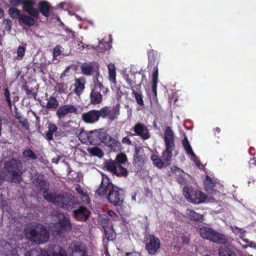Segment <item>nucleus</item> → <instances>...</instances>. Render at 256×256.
Here are the masks:
<instances>
[{"instance_id":"473e14b6","label":"nucleus","mask_w":256,"mask_h":256,"mask_svg":"<svg viewBox=\"0 0 256 256\" xmlns=\"http://www.w3.org/2000/svg\"><path fill=\"white\" fill-rule=\"evenodd\" d=\"M59 105V102L58 100L53 96H50L47 99V103L46 108L48 110H56Z\"/></svg>"},{"instance_id":"f704fd0d","label":"nucleus","mask_w":256,"mask_h":256,"mask_svg":"<svg viewBox=\"0 0 256 256\" xmlns=\"http://www.w3.org/2000/svg\"><path fill=\"white\" fill-rule=\"evenodd\" d=\"M219 256H236L234 251L229 247L223 246L218 249Z\"/></svg>"},{"instance_id":"b1692460","label":"nucleus","mask_w":256,"mask_h":256,"mask_svg":"<svg viewBox=\"0 0 256 256\" xmlns=\"http://www.w3.org/2000/svg\"><path fill=\"white\" fill-rule=\"evenodd\" d=\"M186 218L194 222H202L204 220L203 214L188 208L186 211Z\"/></svg>"},{"instance_id":"c9c22d12","label":"nucleus","mask_w":256,"mask_h":256,"mask_svg":"<svg viewBox=\"0 0 256 256\" xmlns=\"http://www.w3.org/2000/svg\"><path fill=\"white\" fill-rule=\"evenodd\" d=\"M48 131L46 134V138L48 140L50 141L54 139L53 135L54 134L57 130L58 127L54 123L50 122L48 124Z\"/></svg>"},{"instance_id":"7ed1b4c3","label":"nucleus","mask_w":256,"mask_h":256,"mask_svg":"<svg viewBox=\"0 0 256 256\" xmlns=\"http://www.w3.org/2000/svg\"><path fill=\"white\" fill-rule=\"evenodd\" d=\"M198 232L202 238L218 244H224L228 242V238L224 234L212 228L204 226L200 228Z\"/></svg>"},{"instance_id":"a18cd8bd","label":"nucleus","mask_w":256,"mask_h":256,"mask_svg":"<svg viewBox=\"0 0 256 256\" xmlns=\"http://www.w3.org/2000/svg\"><path fill=\"white\" fill-rule=\"evenodd\" d=\"M17 120H18V122H20L22 128L26 130H30V124L29 122H28V119L25 118L22 116L20 115L17 112Z\"/></svg>"},{"instance_id":"ea45409f","label":"nucleus","mask_w":256,"mask_h":256,"mask_svg":"<svg viewBox=\"0 0 256 256\" xmlns=\"http://www.w3.org/2000/svg\"><path fill=\"white\" fill-rule=\"evenodd\" d=\"M150 159L152 160L154 165L158 168H162L164 167V162L162 159L156 154H152L150 156Z\"/></svg>"},{"instance_id":"0e129e2a","label":"nucleus","mask_w":256,"mask_h":256,"mask_svg":"<svg viewBox=\"0 0 256 256\" xmlns=\"http://www.w3.org/2000/svg\"><path fill=\"white\" fill-rule=\"evenodd\" d=\"M97 82L96 84V86H98L100 90H102L103 89H106V92H108V88H105L104 86L102 84V82H100L99 80H98V77L96 78Z\"/></svg>"},{"instance_id":"bf43d9fd","label":"nucleus","mask_w":256,"mask_h":256,"mask_svg":"<svg viewBox=\"0 0 256 256\" xmlns=\"http://www.w3.org/2000/svg\"><path fill=\"white\" fill-rule=\"evenodd\" d=\"M26 48L23 46H20L17 48V56L22 57L25 53Z\"/></svg>"},{"instance_id":"774afa93","label":"nucleus","mask_w":256,"mask_h":256,"mask_svg":"<svg viewBox=\"0 0 256 256\" xmlns=\"http://www.w3.org/2000/svg\"><path fill=\"white\" fill-rule=\"evenodd\" d=\"M126 256H140V254L138 252H132L126 253Z\"/></svg>"},{"instance_id":"412c9836","label":"nucleus","mask_w":256,"mask_h":256,"mask_svg":"<svg viewBox=\"0 0 256 256\" xmlns=\"http://www.w3.org/2000/svg\"><path fill=\"white\" fill-rule=\"evenodd\" d=\"M2 248V252L6 256H16V241L10 240V242H6Z\"/></svg>"},{"instance_id":"e2e57ef3","label":"nucleus","mask_w":256,"mask_h":256,"mask_svg":"<svg viewBox=\"0 0 256 256\" xmlns=\"http://www.w3.org/2000/svg\"><path fill=\"white\" fill-rule=\"evenodd\" d=\"M8 14L12 18H16V8H10L8 10Z\"/></svg>"},{"instance_id":"9b49d317","label":"nucleus","mask_w":256,"mask_h":256,"mask_svg":"<svg viewBox=\"0 0 256 256\" xmlns=\"http://www.w3.org/2000/svg\"><path fill=\"white\" fill-rule=\"evenodd\" d=\"M148 240L145 246L146 250L149 254H155L160 248V240L153 234H149Z\"/></svg>"},{"instance_id":"cd10ccee","label":"nucleus","mask_w":256,"mask_h":256,"mask_svg":"<svg viewBox=\"0 0 256 256\" xmlns=\"http://www.w3.org/2000/svg\"><path fill=\"white\" fill-rule=\"evenodd\" d=\"M90 102L92 104H98L102 102V96L100 92L96 90V88L92 90L90 96Z\"/></svg>"},{"instance_id":"a878e982","label":"nucleus","mask_w":256,"mask_h":256,"mask_svg":"<svg viewBox=\"0 0 256 256\" xmlns=\"http://www.w3.org/2000/svg\"><path fill=\"white\" fill-rule=\"evenodd\" d=\"M108 138L104 141V144L110 148L111 150L114 152L120 150L121 144L120 142L112 138L108 134Z\"/></svg>"},{"instance_id":"423d86ee","label":"nucleus","mask_w":256,"mask_h":256,"mask_svg":"<svg viewBox=\"0 0 256 256\" xmlns=\"http://www.w3.org/2000/svg\"><path fill=\"white\" fill-rule=\"evenodd\" d=\"M104 166L112 174L119 177H126L128 172L126 168L118 167L114 160H106L104 162Z\"/></svg>"},{"instance_id":"ddd939ff","label":"nucleus","mask_w":256,"mask_h":256,"mask_svg":"<svg viewBox=\"0 0 256 256\" xmlns=\"http://www.w3.org/2000/svg\"><path fill=\"white\" fill-rule=\"evenodd\" d=\"M4 170L8 172L7 178L12 182H16V159L12 158L4 162Z\"/></svg>"},{"instance_id":"6ab92c4d","label":"nucleus","mask_w":256,"mask_h":256,"mask_svg":"<svg viewBox=\"0 0 256 256\" xmlns=\"http://www.w3.org/2000/svg\"><path fill=\"white\" fill-rule=\"evenodd\" d=\"M82 120L86 124H94L99 120L98 110H90L84 112L82 116Z\"/></svg>"},{"instance_id":"5701e85b","label":"nucleus","mask_w":256,"mask_h":256,"mask_svg":"<svg viewBox=\"0 0 256 256\" xmlns=\"http://www.w3.org/2000/svg\"><path fill=\"white\" fill-rule=\"evenodd\" d=\"M38 16L41 13L42 16L48 18L50 15L52 6L50 3L46 0L40 1L38 4Z\"/></svg>"},{"instance_id":"bb28decb","label":"nucleus","mask_w":256,"mask_h":256,"mask_svg":"<svg viewBox=\"0 0 256 256\" xmlns=\"http://www.w3.org/2000/svg\"><path fill=\"white\" fill-rule=\"evenodd\" d=\"M204 186L206 190L211 194H215L216 190L214 188L216 182L212 178L208 176H206L204 180Z\"/></svg>"},{"instance_id":"aec40b11","label":"nucleus","mask_w":256,"mask_h":256,"mask_svg":"<svg viewBox=\"0 0 256 256\" xmlns=\"http://www.w3.org/2000/svg\"><path fill=\"white\" fill-rule=\"evenodd\" d=\"M82 74L86 76L95 75L97 78L100 75L98 65H80Z\"/></svg>"},{"instance_id":"7c9ffc66","label":"nucleus","mask_w":256,"mask_h":256,"mask_svg":"<svg viewBox=\"0 0 256 256\" xmlns=\"http://www.w3.org/2000/svg\"><path fill=\"white\" fill-rule=\"evenodd\" d=\"M148 64H158L160 62V54L152 49L148 52Z\"/></svg>"},{"instance_id":"37998d69","label":"nucleus","mask_w":256,"mask_h":256,"mask_svg":"<svg viewBox=\"0 0 256 256\" xmlns=\"http://www.w3.org/2000/svg\"><path fill=\"white\" fill-rule=\"evenodd\" d=\"M26 256H46V252L40 248H32L27 252Z\"/></svg>"},{"instance_id":"f03ea898","label":"nucleus","mask_w":256,"mask_h":256,"mask_svg":"<svg viewBox=\"0 0 256 256\" xmlns=\"http://www.w3.org/2000/svg\"><path fill=\"white\" fill-rule=\"evenodd\" d=\"M25 234L30 241L38 244H44L47 242L50 238L48 232L40 224H37L34 227L26 228L25 230Z\"/></svg>"},{"instance_id":"6e6552de","label":"nucleus","mask_w":256,"mask_h":256,"mask_svg":"<svg viewBox=\"0 0 256 256\" xmlns=\"http://www.w3.org/2000/svg\"><path fill=\"white\" fill-rule=\"evenodd\" d=\"M142 70V68H140L138 71H134L133 68H130L128 72L130 73L132 78H131L129 74H128L126 69L124 71L123 78L132 90V89L134 90V88L137 90H141V84H136V77L134 75L136 73L140 74Z\"/></svg>"},{"instance_id":"39448f33","label":"nucleus","mask_w":256,"mask_h":256,"mask_svg":"<svg viewBox=\"0 0 256 256\" xmlns=\"http://www.w3.org/2000/svg\"><path fill=\"white\" fill-rule=\"evenodd\" d=\"M76 199L74 196L67 192L58 194L56 206L64 210H70L78 204V203Z\"/></svg>"},{"instance_id":"f3484780","label":"nucleus","mask_w":256,"mask_h":256,"mask_svg":"<svg viewBox=\"0 0 256 256\" xmlns=\"http://www.w3.org/2000/svg\"><path fill=\"white\" fill-rule=\"evenodd\" d=\"M133 130L135 132L134 135L138 136L144 140L150 138L149 130L148 128L143 124L140 122L136 124L134 126Z\"/></svg>"},{"instance_id":"dca6fc26","label":"nucleus","mask_w":256,"mask_h":256,"mask_svg":"<svg viewBox=\"0 0 256 256\" xmlns=\"http://www.w3.org/2000/svg\"><path fill=\"white\" fill-rule=\"evenodd\" d=\"M17 18H18V21L20 26L31 27L33 26L36 22H37V20H35L33 16H31L30 15L20 14V12L18 9H17Z\"/></svg>"},{"instance_id":"4c0bfd02","label":"nucleus","mask_w":256,"mask_h":256,"mask_svg":"<svg viewBox=\"0 0 256 256\" xmlns=\"http://www.w3.org/2000/svg\"><path fill=\"white\" fill-rule=\"evenodd\" d=\"M4 95L5 96L6 100V102L9 106V108L10 110H12V106L14 105V112L15 113V114L16 115V106L14 104V102H12V101L11 100L12 96L10 95V92L8 90V88H6L4 89Z\"/></svg>"},{"instance_id":"c85d7f7f","label":"nucleus","mask_w":256,"mask_h":256,"mask_svg":"<svg viewBox=\"0 0 256 256\" xmlns=\"http://www.w3.org/2000/svg\"><path fill=\"white\" fill-rule=\"evenodd\" d=\"M206 198V196L200 190H196L194 194L192 196L190 202L198 204L204 202Z\"/></svg>"},{"instance_id":"8fccbe9b","label":"nucleus","mask_w":256,"mask_h":256,"mask_svg":"<svg viewBox=\"0 0 256 256\" xmlns=\"http://www.w3.org/2000/svg\"><path fill=\"white\" fill-rule=\"evenodd\" d=\"M22 90L26 92L28 98H31L35 97V94L32 88H30L28 85L24 84L22 86Z\"/></svg>"},{"instance_id":"58836bf2","label":"nucleus","mask_w":256,"mask_h":256,"mask_svg":"<svg viewBox=\"0 0 256 256\" xmlns=\"http://www.w3.org/2000/svg\"><path fill=\"white\" fill-rule=\"evenodd\" d=\"M57 196L58 194H52L48 193V190H45V192H43V196L44 199L49 202L54 204L56 205L58 202Z\"/></svg>"},{"instance_id":"2eb2a0df","label":"nucleus","mask_w":256,"mask_h":256,"mask_svg":"<svg viewBox=\"0 0 256 256\" xmlns=\"http://www.w3.org/2000/svg\"><path fill=\"white\" fill-rule=\"evenodd\" d=\"M70 113L78 114V108L72 104H64L60 106L56 112V115L59 119H62Z\"/></svg>"},{"instance_id":"9d476101","label":"nucleus","mask_w":256,"mask_h":256,"mask_svg":"<svg viewBox=\"0 0 256 256\" xmlns=\"http://www.w3.org/2000/svg\"><path fill=\"white\" fill-rule=\"evenodd\" d=\"M90 144L97 145L104 143V141L108 138V134L102 129L90 131Z\"/></svg>"},{"instance_id":"864d4df0","label":"nucleus","mask_w":256,"mask_h":256,"mask_svg":"<svg viewBox=\"0 0 256 256\" xmlns=\"http://www.w3.org/2000/svg\"><path fill=\"white\" fill-rule=\"evenodd\" d=\"M38 182V186L40 190L45 192V190H48V185L47 184L46 181L44 180H40L36 182Z\"/></svg>"},{"instance_id":"4be33fe9","label":"nucleus","mask_w":256,"mask_h":256,"mask_svg":"<svg viewBox=\"0 0 256 256\" xmlns=\"http://www.w3.org/2000/svg\"><path fill=\"white\" fill-rule=\"evenodd\" d=\"M182 144L186 154L191 156V160H194L198 166H199L200 162L198 160L196 154L192 151V146L186 136H185L182 140Z\"/></svg>"},{"instance_id":"5fc2aeb1","label":"nucleus","mask_w":256,"mask_h":256,"mask_svg":"<svg viewBox=\"0 0 256 256\" xmlns=\"http://www.w3.org/2000/svg\"><path fill=\"white\" fill-rule=\"evenodd\" d=\"M140 150L138 148H136L134 158L138 162L142 164L144 161V156L140 155L139 154Z\"/></svg>"},{"instance_id":"3c124183","label":"nucleus","mask_w":256,"mask_h":256,"mask_svg":"<svg viewBox=\"0 0 256 256\" xmlns=\"http://www.w3.org/2000/svg\"><path fill=\"white\" fill-rule=\"evenodd\" d=\"M64 48L60 45L56 46L53 49V53H52V56L54 58V59L56 58V57L60 56L61 54H62V50Z\"/></svg>"},{"instance_id":"2f4dec72","label":"nucleus","mask_w":256,"mask_h":256,"mask_svg":"<svg viewBox=\"0 0 256 256\" xmlns=\"http://www.w3.org/2000/svg\"><path fill=\"white\" fill-rule=\"evenodd\" d=\"M103 228L104 230L105 237L108 240H114L116 234L112 224H110V226H108V224L107 226H103Z\"/></svg>"},{"instance_id":"4468645a","label":"nucleus","mask_w":256,"mask_h":256,"mask_svg":"<svg viewBox=\"0 0 256 256\" xmlns=\"http://www.w3.org/2000/svg\"><path fill=\"white\" fill-rule=\"evenodd\" d=\"M54 232L56 234L60 236L63 233L70 230L72 225L69 220L66 217H64L62 220L54 224Z\"/></svg>"},{"instance_id":"0eeeda50","label":"nucleus","mask_w":256,"mask_h":256,"mask_svg":"<svg viewBox=\"0 0 256 256\" xmlns=\"http://www.w3.org/2000/svg\"><path fill=\"white\" fill-rule=\"evenodd\" d=\"M98 117L103 118H108V119L112 121L118 118V116L120 114V104H116L112 109L108 106L102 107L100 110H98Z\"/></svg>"},{"instance_id":"603ef678","label":"nucleus","mask_w":256,"mask_h":256,"mask_svg":"<svg viewBox=\"0 0 256 256\" xmlns=\"http://www.w3.org/2000/svg\"><path fill=\"white\" fill-rule=\"evenodd\" d=\"M66 85L64 83H57L56 86V90L60 94L66 93Z\"/></svg>"},{"instance_id":"a19ab883","label":"nucleus","mask_w":256,"mask_h":256,"mask_svg":"<svg viewBox=\"0 0 256 256\" xmlns=\"http://www.w3.org/2000/svg\"><path fill=\"white\" fill-rule=\"evenodd\" d=\"M22 156L26 160H36L37 156L36 154L30 148H28L22 152Z\"/></svg>"},{"instance_id":"72a5a7b5","label":"nucleus","mask_w":256,"mask_h":256,"mask_svg":"<svg viewBox=\"0 0 256 256\" xmlns=\"http://www.w3.org/2000/svg\"><path fill=\"white\" fill-rule=\"evenodd\" d=\"M196 190L192 186H186L183 188V194L185 198L190 202L192 200V196L194 194Z\"/></svg>"},{"instance_id":"e433bc0d","label":"nucleus","mask_w":256,"mask_h":256,"mask_svg":"<svg viewBox=\"0 0 256 256\" xmlns=\"http://www.w3.org/2000/svg\"><path fill=\"white\" fill-rule=\"evenodd\" d=\"M108 79L114 84H116V68L115 65H108Z\"/></svg>"},{"instance_id":"c03bdc74","label":"nucleus","mask_w":256,"mask_h":256,"mask_svg":"<svg viewBox=\"0 0 256 256\" xmlns=\"http://www.w3.org/2000/svg\"><path fill=\"white\" fill-rule=\"evenodd\" d=\"M132 90V94L134 96L137 103L140 106L144 105L142 94H140V90H137L134 88Z\"/></svg>"},{"instance_id":"338daca9","label":"nucleus","mask_w":256,"mask_h":256,"mask_svg":"<svg viewBox=\"0 0 256 256\" xmlns=\"http://www.w3.org/2000/svg\"><path fill=\"white\" fill-rule=\"evenodd\" d=\"M248 166L250 168H253L256 166V158H250L248 162Z\"/></svg>"},{"instance_id":"6e6d98bb","label":"nucleus","mask_w":256,"mask_h":256,"mask_svg":"<svg viewBox=\"0 0 256 256\" xmlns=\"http://www.w3.org/2000/svg\"><path fill=\"white\" fill-rule=\"evenodd\" d=\"M2 25L4 30L10 33L12 26V22L9 19H4L3 20Z\"/></svg>"},{"instance_id":"f8f14e48","label":"nucleus","mask_w":256,"mask_h":256,"mask_svg":"<svg viewBox=\"0 0 256 256\" xmlns=\"http://www.w3.org/2000/svg\"><path fill=\"white\" fill-rule=\"evenodd\" d=\"M90 211L86 206H81L72 211L73 217L78 221L84 222L90 217Z\"/></svg>"},{"instance_id":"1a4fd4ad","label":"nucleus","mask_w":256,"mask_h":256,"mask_svg":"<svg viewBox=\"0 0 256 256\" xmlns=\"http://www.w3.org/2000/svg\"><path fill=\"white\" fill-rule=\"evenodd\" d=\"M35 3L34 0H17V6L22 4L24 12L37 18H38V12L37 8H34Z\"/></svg>"},{"instance_id":"a211bd4d","label":"nucleus","mask_w":256,"mask_h":256,"mask_svg":"<svg viewBox=\"0 0 256 256\" xmlns=\"http://www.w3.org/2000/svg\"><path fill=\"white\" fill-rule=\"evenodd\" d=\"M72 256H88L86 246L81 242L74 244L72 246Z\"/></svg>"},{"instance_id":"393cba45","label":"nucleus","mask_w":256,"mask_h":256,"mask_svg":"<svg viewBox=\"0 0 256 256\" xmlns=\"http://www.w3.org/2000/svg\"><path fill=\"white\" fill-rule=\"evenodd\" d=\"M49 254L46 252L48 256H67V254L63 248L57 244H52L48 248Z\"/></svg>"},{"instance_id":"20e7f679","label":"nucleus","mask_w":256,"mask_h":256,"mask_svg":"<svg viewBox=\"0 0 256 256\" xmlns=\"http://www.w3.org/2000/svg\"><path fill=\"white\" fill-rule=\"evenodd\" d=\"M164 140L166 148L162 152V157L166 162H168L172 158V152L176 147L174 142V134L170 126L166 128Z\"/></svg>"},{"instance_id":"69168bd1","label":"nucleus","mask_w":256,"mask_h":256,"mask_svg":"<svg viewBox=\"0 0 256 256\" xmlns=\"http://www.w3.org/2000/svg\"><path fill=\"white\" fill-rule=\"evenodd\" d=\"M76 190L80 195L84 196L85 195V193L82 188L80 185L78 184L75 188Z\"/></svg>"},{"instance_id":"79ce46f5","label":"nucleus","mask_w":256,"mask_h":256,"mask_svg":"<svg viewBox=\"0 0 256 256\" xmlns=\"http://www.w3.org/2000/svg\"><path fill=\"white\" fill-rule=\"evenodd\" d=\"M114 160L118 166V167H119V166L120 167H123L122 164H124L126 162L128 161V158L125 154L121 152L116 156Z\"/></svg>"},{"instance_id":"680f3d73","label":"nucleus","mask_w":256,"mask_h":256,"mask_svg":"<svg viewBox=\"0 0 256 256\" xmlns=\"http://www.w3.org/2000/svg\"><path fill=\"white\" fill-rule=\"evenodd\" d=\"M107 214L112 217L114 220H116L118 218V214L112 210H108Z\"/></svg>"},{"instance_id":"de8ad7c7","label":"nucleus","mask_w":256,"mask_h":256,"mask_svg":"<svg viewBox=\"0 0 256 256\" xmlns=\"http://www.w3.org/2000/svg\"><path fill=\"white\" fill-rule=\"evenodd\" d=\"M88 152L92 156L102 158L104 153L98 147H94L88 148Z\"/></svg>"},{"instance_id":"f257e3e1","label":"nucleus","mask_w":256,"mask_h":256,"mask_svg":"<svg viewBox=\"0 0 256 256\" xmlns=\"http://www.w3.org/2000/svg\"><path fill=\"white\" fill-rule=\"evenodd\" d=\"M95 194L100 196H105L110 203L114 206H120L125 196L124 190L112 184L107 175L102 174V181Z\"/></svg>"},{"instance_id":"09e8293b","label":"nucleus","mask_w":256,"mask_h":256,"mask_svg":"<svg viewBox=\"0 0 256 256\" xmlns=\"http://www.w3.org/2000/svg\"><path fill=\"white\" fill-rule=\"evenodd\" d=\"M110 49V44L107 42H100L98 46L97 47V51L98 52H104Z\"/></svg>"},{"instance_id":"49530a36","label":"nucleus","mask_w":256,"mask_h":256,"mask_svg":"<svg viewBox=\"0 0 256 256\" xmlns=\"http://www.w3.org/2000/svg\"><path fill=\"white\" fill-rule=\"evenodd\" d=\"M90 131L86 132L84 130L81 131L78 134V138L79 140L84 144H90L89 138H90Z\"/></svg>"},{"instance_id":"4d7b16f0","label":"nucleus","mask_w":256,"mask_h":256,"mask_svg":"<svg viewBox=\"0 0 256 256\" xmlns=\"http://www.w3.org/2000/svg\"><path fill=\"white\" fill-rule=\"evenodd\" d=\"M22 166V162L17 160V183H19L20 182V178L22 174L23 173L24 170L20 169V167Z\"/></svg>"},{"instance_id":"052dcab7","label":"nucleus","mask_w":256,"mask_h":256,"mask_svg":"<svg viewBox=\"0 0 256 256\" xmlns=\"http://www.w3.org/2000/svg\"><path fill=\"white\" fill-rule=\"evenodd\" d=\"M77 48L78 49L80 50H83L85 48L88 49H90V46L88 45H86L82 41L78 42Z\"/></svg>"},{"instance_id":"13d9d810","label":"nucleus","mask_w":256,"mask_h":256,"mask_svg":"<svg viewBox=\"0 0 256 256\" xmlns=\"http://www.w3.org/2000/svg\"><path fill=\"white\" fill-rule=\"evenodd\" d=\"M158 70L157 66H156L153 68V72H152V83H158Z\"/></svg>"},{"instance_id":"c756f323","label":"nucleus","mask_w":256,"mask_h":256,"mask_svg":"<svg viewBox=\"0 0 256 256\" xmlns=\"http://www.w3.org/2000/svg\"><path fill=\"white\" fill-rule=\"evenodd\" d=\"M74 92L77 96H80L85 88V80L83 78H76Z\"/></svg>"}]
</instances>
